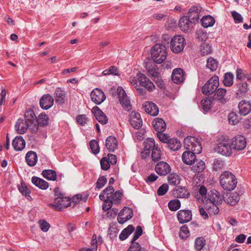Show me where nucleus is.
I'll return each mask as SVG.
<instances>
[{
    "label": "nucleus",
    "instance_id": "obj_37",
    "mask_svg": "<svg viewBox=\"0 0 251 251\" xmlns=\"http://www.w3.org/2000/svg\"><path fill=\"white\" fill-rule=\"evenodd\" d=\"M167 146L170 150L176 151L180 148L181 144L176 138H171L168 141Z\"/></svg>",
    "mask_w": 251,
    "mask_h": 251
},
{
    "label": "nucleus",
    "instance_id": "obj_25",
    "mask_svg": "<svg viewBox=\"0 0 251 251\" xmlns=\"http://www.w3.org/2000/svg\"><path fill=\"white\" fill-rule=\"evenodd\" d=\"M238 108L240 113L243 116H246L251 111V103L246 100H242L239 102Z\"/></svg>",
    "mask_w": 251,
    "mask_h": 251
},
{
    "label": "nucleus",
    "instance_id": "obj_63",
    "mask_svg": "<svg viewBox=\"0 0 251 251\" xmlns=\"http://www.w3.org/2000/svg\"><path fill=\"white\" fill-rule=\"evenodd\" d=\"M19 190L23 196H25L27 198L28 197L31 198L30 196L29 195L30 191L25 184L21 183V185L19 186Z\"/></svg>",
    "mask_w": 251,
    "mask_h": 251
},
{
    "label": "nucleus",
    "instance_id": "obj_56",
    "mask_svg": "<svg viewBox=\"0 0 251 251\" xmlns=\"http://www.w3.org/2000/svg\"><path fill=\"white\" fill-rule=\"evenodd\" d=\"M237 88H238V95H242L246 93L248 91V83L246 82H239L237 84Z\"/></svg>",
    "mask_w": 251,
    "mask_h": 251
},
{
    "label": "nucleus",
    "instance_id": "obj_38",
    "mask_svg": "<svg viewBox=\"0 0 251 251\" xmlns=\"http://www.w3.org/2000/svg\"><path fill=\"white\" fill-rule=\"evenodd\" d=\"M174 195L178 198H188L190 193L185 187H180L174 191Z\"/></svg>",
    "mask_w": 251,
    "mask_h": 251
},
{
    "label": "nucleus",
    "instance_id": "obj_33",
    "mask_svg": "<svg viewBox=\"0 0 251 251\" xmlns=\"http://www.w3.org/2000/svg\"><path fill=\"white\" fill-rule=\"evenodd\" d=\"M191 167L192 170L196 173L202 172L205 168V164L201 160L197 159L193 163Z\"/></svg>",
    "mask_w": 251,
    "mask_h": 251
},
{
    "label": "nucleus",
    "instance_id": "obj_46",
    "mask_svg": "<svg viewBox=\"0 0 251 251\" xmlns=\"http://www.w3.org/2000/svg\"><path fill=\"white\" fill-rule=\"evenodd\" d=\"M168 180L169 184L177 185L180 183V178L178 175L172 173L168 176Z\"/></svg>",
    "mask_w": 251,
    "mask_h": 251
},
{
    "label": "nucleus",
    "instance_id": "obj_6",
    "mask_svg": "<svg viewBox=\"0 0 251 251\" xmlns=\"http://www.w3.org/2000/svg\"><path fill=\"white\" fill-rule=\"evenodd\" d=\"M170 44V49L172 52L178 53L183 50L185 44V40L181 35L175 36L171 38Z\"/></svg>",
    "mask_w": 251,
    "mask_h": 251
},
{
    "label": "nucleus",
    "instance_id": "obj_41",
    "mask_svg": "<svg viewBox=\"0 0 251 251\" xmlns=\"http://www.w3.org/2000/svg\"><path fill=\"white\" fill-rule=\"evenodd\" d=\"M43 176L49 180L54 181L56 179V172L53 170H44L42 171Z\"/></svg>",
    "mask_w": 251,
    "mask_h": 251
},
{
    "label": "nucleus",
    "instance_id": "obj_45",
    "mask_svg": "<svg viewBox=\"0 0 251 251\" xmlns=\"http://www.w3.org/2000/svg\"><path fill=\"white\" fill-rule=\"evenodd\" d=\"M38 124L41 126H45L48 125L49 118L45 113H41L37 118Z\"/></svg>",
    "mask_w": 251,
    "mask_h": 251
},
{
    "label": "nucleus",
    "instance_id": "obj_31",
    "mask_svg": "<svg viewBox=\"0 0 251 251\" xmlns=\"http://www.w3.org/2000/svg\"><path fill=\"white\" fill-rule=\"evenodd\" d=\"M37 155L33 151H29L25 155V161L30 167L34 166L37 162Z\"/></svg>",
    "mask_w": 251,
    "mask_h": 251
},
{
    "label": "nucleus",
    "instance_id": "obj_12",
    "mask_svg": "<svg viewBox=\"0 0 251 251\" xmlns=\"http://www.w3.org/2000/svg\"><path fill=\"white\" fill-rule=\"evenodd\" d=\"M230 140L232 149L235 150L241 151L246 147V140L244 136L237 135L232 138Z\"/></svg>",
    "mask_w": 251,
    "mask_h": 251
},
{
    "label": "nucleus",
    "instance_id": "obj_32",
    "mask_svg": "<svg viewBox=\"0 0 251 251\" xmlns=\"http://www.w3.org/2000/svg\"><path fill=\"white\" fill-rule=\"evenodd\" d=\"M31 182L36 186L42 190H46L49 186V183L46 181L37 176H33Z\"/></svg>",
    "mask_w": 251,
    "mask_h": 251
},
{
    "label": "nucleus",
    "instance_id": "obj_15",
    "mask_svg": "<svg viewBox=\"0 0 251 251\" xmlns=\"http://www.w3.org/2000/svg\"><path fill=\"white\" fill-rule=\"evenodd\" d=\"M207 194V189L206 187L202 185H199L195 189L194 195L198 201L205 202Z\"/></svg>",
    "mask_w": 251,
    "mask_h": 251
},
{
    "label": "nucleus",
    "instance_id": "obj_48",
    "mask_svg": "<svg viewBox=\"0 0 251 251\" xmlns=\"http://www.w3.org/2000/svg\"><path fill=\"white\" fill-rule=\"evenodd\" d=\"M158 147L157 145H155V141L153 139L149 138L144 142L145 149L149 151H152L154 148Z\"/></svg>",
    "mask_w": 251,
    "mask_h": 251
},
{
    "label": "nucleus",
    "instance_id": "obj_5",
    "mask_svg": "<svg viewBox=\"0 0 251 251\" xmlns=\"http://www.w3.org/2000/svg\"><path fill=\"white\" fill-rule=\"evenodd\" d=\"M232 147L230 139L224 138L217 144L216 151L219 153L226 156L232 154Z\"/></svg>",
    "mask_w": 251,
    "mask_h": 251
},
{
    "label": "nucleus",
    "instance_id": "obj_16",
    "mask_svg": "<svg viewBox=\"0 0 251 251\" xmlns=\"http://www.w3.org/2000/svg\"><path fill=\"white\" fill-rule=\"evenodd\" d=\"M129 121L131 125L135 129L140 128L143 124L140 113L135 111H132L130 113Z\"/></svg>",
    "mask_w": 251,
    "mask_h": 251
},
{
    "label": "nucleus",
    "instance_id": "obj_60",
    "mask_svg": "<svg viewBox=\"0 0 251 251\" xmlns=\"http://www.w3.org/2000/svg\"><path fill=\"white\" fill-rule=\"evenodd\" d=\"M188 228L185 226H182L180 229L179 237L182 239H186L189 236Z\"/></svg>",
    "mask_w": 251,
    "mask_h": 251
},
{
    "label": "nucleus",
    "instance_id": "obj_58",
    "mask_svg": "<svg viewBox=\"0 0 251 251\" xmlns=\"http://www.w3.org/2000/svg\"><path fill=\"white\" fill-rule=\"evenodd\" d=\"M111 196H109V194H107V197L104 200V203L102 205V209L104 211H107L111 209L113 203H114L110 200Z\"/></svg>",
    "mask_w": 251,
    "mask_h": 251
},
{
    "label": "nucleus",
    "instance_id": "obj_26",
    "mask_svg": "<svg viewBox=\"0 0 251 251\" xmlns=\"http://www.w3.org/2000/svg\"><path fill=\"white\" fill-rule=\"evenodd\" d=\"M172 81L176 84L182 82L184 79L183 70L180 68H176L173 70L172 75Z\"/></svg>",
    "mask_w": 251,
    "mask_h": 251
},
{
    "label": "nucleus",
    "instance_id": "obj_28",
    "mask_svg": "<svg viewBox=\"0 0 251 251\" xmlns=\"http://www.w3.org/2000/svg\"><path fill=\"white\" fill-rule=\"evenodd\" d=\"M226 90L225 88H220L217 89L213 96V99L217 100L222 103H225L227 101L225 98Z\"/></svg>",
    "mask_w": 251,
    "mask_h": 251
},
{
    "label": "nucleus",
    "instance_id": "obj_2",
    "mask_svg": "<svg viewBox=\"0 0 251 251\" xmlns=\"http://www.w3.org/2000/svg\"><path fill=\"white\" fill-rule=\"evenodd\" d=\"M220 182L225 190L231 191L236 188L237 181L235 176L232 173L225 171L220 176Z\"/></svg>",
    "mask_w": 251,
    "mask_h": 251
},
{
    "label": "nucleus",
    "instance_id": "obj_19",
    "mask_svg": "<svg viewBox=\"0 0 251 251\" xmlns=\"http://www.w3.org/2000/svg\"><path fill=\"white\" fill-rule=\"evenodd\" d=\"M156 64L153 59H147L145 61V67L151 77L154 75H156L159 73Z\"/></svg>",
    "mask_w": 251,
    "mask_h": 251
},
{
    "label": "nucleus",
    "instance_id": "obj_30",
    "mask_svg": "<svg viewBox=\"0 0 251 251\" xmlns=\"http://www.w3.org/2000/svg\"><path fill=\"white\" fill-rule=\"evenodd\" d=\"M25 142L23 138L21 136H18L14 138L12 142V146L17 151L23 150L25 147Z\"/></svg>",
    "mask_w": 251,
    "mask_h": 251
},
{
    "label": "nucleus",
    "instance_id": "obj_62",
    "mask_svg": "<svg viewBox=\"0 0 251 251\" xmlns=\"http://www.w3.org/2000/svg\"><path fill=\"white\" fill-rule=\"evenodd\" d=\"M143 233V229L141 226H137L136 227L135 232L134 233V235L132 239L131 240V242H135V241L140 236L142 235Z\"/></svg>",
    "mask_w": 251,
    "mask_h": 251
},
{
    "label": "nucleus",
    "instance_id": "obj_27",
    "mask_svg": "<svg viewBox=\"0 0 251 251\" xmlns=\"http://www.w3.org/2000/svg\"><path fill=\"white\" fill-rule=\"evenodd\" d=\"M152 126L154 129L158 132H163L166 128L165 121L161 118H155L152 122Z\"/></svg>",
    "mask_w": 251,
    "mask_h": 251
},
{
    "label": "nucleus",
    "instance_id": "obj_52",
    "mask_svg": "<svg viewBox=\"0 0 251 251\" xmlns=\"http://www.w3.org/2000/svg\"><path fill=\"white\" fill-rule=\"evenodd\" d=\"M151 77L158 87L162 89H164L165 88V83L161 78L159 72L157 73L156 75H154Z\"/></svg>",
    "mask_w": 251,
    "mask_h": 251
},
{
    "label": "nucleus",
    "instance_id": "obj_36",
    "mask_svg": "<svg viewBox=\"0 0 251 251\" xmlns=\"http://www.w3.org/2000/svg\"><path fill=\"white\" fill-rule=\"evenodd\" d=\"M225 201L230 205H235L239 201V196L236 193H230L227 195V198H224Z\"/></svg>",
    "mask_w": 251,
    "mask_h": 251
},
{
    "label": "nucleus",
    "instance_id": "obj_7",
    "mask_svg": "<svg viewBox=\"0 0 251 251\" xmlns=\"http://www.w3.org/2000/svg\"><path fill=\"white\" fill-rule=\"evenodd\" d=\"M71 205V200L68 197H58L54 199V203L49 204V206L54 209L61 211L63 208L67 207Z\"/></svg>",
    "mask_w": 251,
    "mask_h": 251
},
{
    "label": "nucleus",
    "instance_id": "obj_34",
    "mask_svg": "<svg viewBox=\"0 0 251 251\" xmlns=\"http://www.w3.org/2000/svg\"><path fill=\"white\" fill-rule=\"evenodd\" d=\"M190 22L189 18L187 16H183L180 18L179 21V26L180 29L184 32H187L190 28Z\"/></svg>",
    "mask_w": 251,
    "mask_h": 251
},
{
    "label": "nucleus",
    "instance_id": "obj_10",
    "mask_svg": "<svg viewBox=\"0 0 251 251\" xmlns=\"http://www.w3.org/2000/svg\"><path fill=\"white\" fill-rule=\"evenodd\" d=\"M224 198L222 195L216 190H211L208 192L207 198L205 203L206 205L209 203H216L221 204Z\"/></svg>",
    "mask_w": 251,
    "mask_h": 251
},
{
    "label": "nucleus",
    "instance_id": "obj_42",
    "mask_svg": "<svg viewBox=\"0 0 251 251\" xmlns=\"http://www.w3.org/2000/svg\"><path fill=\"white\" fill-rule=\"evenodd\" d=\"M234 75L232 73H226L224 75V78L223 83L224 86L226 87H230L233 84Z\"/></svg>",
    "mask_w": 251,
    "mask_h": 251
},
{
    "label": "nucleus",
    "instance_id": "obj_3",
    "mask_svg": "<svg viewBox=\"0 0 251 251\" xmlns=\"http://www.w3.org/2000/svg\"><path fill=\"white\" fill-rule=\"evenodd\" d=\"M166 47L162 44H156L152 48L151 55L152 59L157 64H161L167 57Z\"/></svg>",
    "mask_w": 251,
    "mask_h": 251
},
{
    "label": "nucleus",
    "instance_id": "obj_59",
    "mask_svg": "<svg viewBox=\"0 0 251 251\" xmlns=\"http://www.w3.org/2000/svg\"><path fill=\"white\" fill-rule=\"evenodd\" d=\"M240 119L239 116L234 112L231 113L228 115V121L232 125H236L240 121Z\"/></svg>",
    "mask_w": 251,
    "mask_h": 251
},
{
    "label": "nucleus",
    "instance_id": "obj_55",
    "mask_svg": "<svg viewBox=\"0 0 251 251\" xmlns=\"http://www.w3.org/2000/svg\"><path fill=\"white\" fill-rule=\"evenodd\" d=\"M212 48L209 45L205 43H202L201 47V51L202 55H207L212 52Z\"/></svg>",
    "mask_w": 251,
    "mask_h": 251
},
{
    "label": "nucleus",
    "instance_id": "obj_43",
    "mask_svg": "<svg viewBox=\"0 0 251 251\" xmlns=\"http://www.w3.org/2000/svg\"><path fill=\"white\" fill-rule=\"evenodd\" d=\"M129 81L130 83L134 86V87L136 89L137 91L140 94L143 96H144L146 94V90H145L143 88L140 87L138 85L137 78L136 79L135 77H130L129 78Z\"/></svg>",
    "mask_w": 251,
    "mask_h": 251
},
{
    "label": "nucleus",
    "instance_id": "obj_24",
    "mask_svg": "<svg viewBox=\"0 0 251 251\" xmlns=\"http://www.w3.org/2000/svg\"><path fill=\"white\" fill-rule=\"evenodd\" d=\"M145 111L151 116H155L159 112V109L157 105L151 101L146 102L144 104Z\"/></svg>",
    "mask_w": 251,
    "mask_h": 251
},
{
    "label": "nucleus",
    "instance_id": "obj_29",
    "mask_svg": "<svg viewBox=\"0 0 251 251\" xmlns=\"http://www.w3.org/2000/svg\"><path fill=\"white\" fill-rule=\"evenodd\" d=\"M105 146L110 152H113L118 147V141L112 136L108 137L106 140Z\"/></svg>",
    "mask_w": 251,
    "mask_h": 251
},
{
    "label": "nucleus",
    "instance_id": "obj_64",
    "mask_svg": "<svg viewBox=\"0 0 251 251\" xmlns=\"http://www.w3.org/2000/svg\"><path fill=\"white\" fill-rule=\"evenodd\" d=\"M76 120L78 124L81 126H84L88 122V118L86 115H79L76 118Z\"/></svg>",
    "mask_w": 251,
    "mask_h": 251
},
{
    "label": "nucleus",
    "instance_id": "obj_9",
    "mask_svg": "<svg viewBox=\"0 0 251 251\" xmlns=\"http://www.w3.org/2000/svg\"><path fill=\"white\" fill-rule=\"evenodd\" d=\"M117 94L120 103L125 110L131 109V105L129 98L127 97L125 91L122 87H118L117 89Z\"/></svg>",
    "mask_w": 251,
    "mask_h": 251
},
{
    "label": "nucleus",
    "instance_id": "obj_21",
    "mask_svg": "<svg viewBox=\"0 0 251 251\" xmlns=\"http://www.w3.org/2000/svg\"><path fill=\"white\" fill-rule=\"evenodd\" d=\"M27 119L25 115L24 119H19L17 120L15 125V129L19 134H24L27 130L29 122V120H27Z\"/></svg>",
    "mask_w": 251,
    "mask_h": 251
},
{
    "label": "nucleus",
    "instance_id": "obj_8",
    "mask_svg": "<svg viewBox=\"0 0 251 251\" xmlns=\"http://www.w3.org/2000/svg\"><path fill=\"white\" fill-rule=\"evenodd\" d=\"M137 77L138 85L140 87L142 88V87H143V89L149 91H152L155 89L154 84L143 74L141 73H137Z\"/></svg>",
    "mask_w": 251,
    "mask_h": 251
},
{
    "label": "nucleus",
    "instance_id": "obj_61",
    "mask_svg": "<svg viewBox=\"0 0 251 251\" xmlns=\"http://www.w3.org/2000/svg\"><path fill=\"white\" fill-rule=\"evenodd\" d=\"M90 147L93 153L95 154H97L99 152V146L98 142L96 140H92L90 142Z\"/></svg>",
    "mask_w": 251,
    "mask_h": 251
},
{
    "label": "nucleus",
    "instance_id": "obj_50",
    "mask_svg": "<svg viewBox=\"0 0 251 251\" xmlns=\"http://www.w3.org/2000/svg\"><path fill=\"white\" fill-rule=\"evenodd\" d=\"M209 205H207L208 212L210 215H216L219 212V206L220 204L216 203H209Z\"/></svg>",
    "mask_w": 251,
    "mask_h": 251
},
{
    "label": "nucleus",
    "instance_id": "obj_49",
    "mask_svg": "<svg viewBox=\"0 0 251 251\" xmlns=\"http://www.w3.org/2000/svg\"><path fill=\"white\" fill-rule=\"evenodd\" d=\"M205 240L202 237H198L195 241V248L197 251L202 250L205 245Z\"/></svg>",
    "mask_w": 251,
    "mask_h": 251
},
{
    "label": "nucleus",
    "instance_id": "obj_35",
    "mask_svg": "<svg viewBox=\"0 0 251 251\" xmlns=\"http://www.w3.org/2000/svg\"><path fill=\"white\" fill-rule=\"evenodd\" d=\"M55 102L59 104H62L65 102V92L60 88H57L54 92Z\"/></svg>",
    "mask_w": 251,
    "mask_h": 251
},
{
    "label": "nucleus",
    "instance_id": "obj_57",
    "mask_svg": "<svg viewBox=\"0 0 251 251\" xmlns=\"http://www.w3.org/2000/svg\"><path fill=\"white\" fill-rule=\"evenodd\" d=\"M106 182L107 179L105 176L99 177L96 183L95 190L101 189L106 184Z\"/></svg>",
    "mask_w": 251,
    "mask_h": 251
},
{
    "label": "nucleus",
    "instance_id": "obj_17",
    "mask_svg": "<svg viewBox=\"0 0 251 251\" xmlns=\"http://www.w3.org/2000/svg\"><path fill=\"white\" fill-rule=\"evenodd\" d=\"M54 103L53 97L49 94L44 95L40 100V107L44 110H48L51 107Z\"/></svg>",
    "mask_w": 251,
    "mask_h": 251
},
{
    "label": "nucleus",
    "instance_id": "obj_44",
    "mask_svg": "<svg viewBox=\"0 0 251 251\" xmlns=\"http://www.w3.org/2000/svg\"><path fill=\"white\" fill-rule=\"evenodd\" d=\"M218 62L213 57H210L207 60L206 67L211 72L215 71L218 68Z\"/></svg>",
    "mask_w": 251,
    "mask_h": 251
},
{
    "label": "nucleus",
    "instance_id": "obj_20",
    "mask_svg": "<svg viewBox=\"0 0 251 251\" xmlns=\"http://www.w3.org/2000/svg\"><path fill=\"white\" fill-rule=\"evenodd\" d=\"M91 111L99 123L102 125L107 123V117L98 106H95L93 107Z\"/></svg>",
    "mask_w": 251,
    "mask_h": 251
},
{
    "label": "nucleus",
    "instance_id": "obj_23",
    "mask_svg": "<svg viewBox=\"0 0 251 251\" xmlns=\"http://www.w3.org/2000/svg\"><path fill=\"white\" fill-rule=\"evenodd\" d=\"M177 217L180 223L184 224L192 220V214L189 210H180L177 213Z\"/></svg>",
    "mask_w": 251,
    "mask_h": 251
},
{
    "label": "nucleus",
    "instance_id": "obj_22",
    "mask_svg": "<svg viewBox=\"0 0 251 251\" xmlns=\"http://www.w3.org/2000/svg\"><path fill=\"white\" fill-rule=\"evenodd\" d=\"M201 11V8L197 6H192L188 12V16L190 22L196 23L198 22L200 19V13Z\"/></svg>",
    "mask_w": 251,
    "mask_h": 251
},
{
    "label": "nucleus",
    "instance_id": "obj_40",
    "mask_svg": "<svg viewBox=\"0 0 251 251\" xmlns=\"http://www.w3.org/2000/svg\"><path fill=\"white\" fill-rule=\"evenodd\" d=\"M202 25L205 27L212 26L215 23L214 18L211 16L208 15L203 17L201 19Z\"/></svg>",
    "mask_w": 251,
    "mask_h": 251
},
{
    "label": "nucleus",
    "instance_id": "obj_18",
    "mask_svg": "<svg viewBox=\"0 0 251 251\" xmlns=\"http://www.w3.org/2000/svg\"><path fill=\"white\" fill-rule=\"evenodd\" d=\"M155 170L159 175L166 176L170 173L171 168L167 163L164 161H160L156 165Z\"/></svg>",
    "mask_w": 251,
    "mask_h": 251
},
{
    "label": "nucleus",
    "instance_id": "obj_1",
    "mask_svg": "<svg viewBox=\"0 0 251 251\" xmlns=\"http://www.w3.org/2000/svg\"><path fill=\"white\" fill-rule=\"evenodd\" d=\"M185 148L188 150L182 155L183 162L186 165H192L196 160L195 154L201 152L202 147L198 139L193 136H188L184 139Z\"/></svg>",
    "mask_w": 251,
    "mask_h": 251
},
{
    "label": "nucleus",
    "instance_id": "obj_54",
    "mask_svg": "<svg viewBox=\"0 0 251 251\" xmlns=\"http://www.w3.org/2000/svg\"><path fill=\"white\" fill-rule=\"evenodd\" d=\"M161 151L158 147L154 148L152 151L151 153V158L153 161H158L161 159Z\"/></svg>",
    "mask_w": 251,
    "mask_h": 251
},
{
    "label": "nucleus",
    "instance_id": "obj_4",
    "mask_svg": "<svg viewBox=\"0 0 251 251\" xmlns=\"http://www.w3.org/2000/svg\"><path fill=\"white\" fill-rule=\"evenodd\" d=\"M219 86V77L217 75H214L203 86L202 92L205 95H210L216 91Z\"/></svg>",
    "mask_w": 251,
    "mask_h": 251
},
{
    "label": "nucleus",
    "instance_id": "obj_14",
    "mask_svg": "<svg viewBox=\"0 0 251 251\" xmlns=\"http://www.w3.org/2000/svg\"><path fill=\"white\" fill-rule=\"evenodd\" d=\"M90 96L92 101L96 104H101L106 99L104 92L98 88L91 92Z\"/></svg>",
    "mask_w": 251,
    "mask_h": 251
},
{
    "label": "nucleus",
    "instance_id": "obj_13",
    "mask_svg": "<svg viewBox=\"0 0 251 251\" xmlns=\"http://www.w3.org/2000/svg\"><path fill=\"white\" fill-rule=\"evenodd\" d=\"M133 216V211L131 208L126 207L123 208L118 216V222L120 224H123L130 220Z\"/></svg>",
    "mask_w": 251,
    "mask_h": 251
},
{
    "label": "nucleus",
    "instance_id": "obj_47",
    "mask_svg": "<svg viewBox=\"0 0 251 251\" xmlns=\"http://www.w3.org/2000/svg\"><path fill=\"white\" fill-rule=\"evenodd\" d=\"M122 193L120 190L116 191L115 193L110 194V200L114 204H119L121 202Z\"/></svg>",
    "mask_w": 251,
    "mask_h": 251
},
{
    "label": "nucleus",
    "instance_id": "obj_39",
    "mask_svg": "<svg viewBox=\"0 0 251 251\" xmlns=\"http://www.w3.org/2000/svg\"><path fill=\"white\" fill-rule=\"evenodd\" d=\"M134 230V226L131 225H128L126 228L124 229L119 235V239L121 241L126 239Z\"/></svg>",
    "mask_w": 251,
    "mask_h": 251
},
{
    "label": "nucleus",
    "instance_id": "obj_53",
    "mask_svg": "<svg viewBox=\"0 0 251 251\" xmlns=\"http://www.w3.org/2000/svg\"><path fill=\"white\" fill-rule=\"evenodd\" d=\"M201 104L203 111L205 113L211 109L212 101L210 99L207 98L205 100H202L201 101Z\"/></svg>",
    "mask_w": 251,
    "mask_h": 251
},
{
    "label": "nucleus",
    "instance_id": "obj_51",
    "mask_svg": "<svg viewBox=\"0 0 251 251\" xmlns=\"http://www.w3.org/2000/svg\"><path fill=\"white\" fill-rule=\"evenodd\" d=\"M168 207L171 211H176L180 207V202L177 199L172 200L169 202Z\"/></svg>",
    "mask_w": 251,
    "mask_h": 251
},
{
    "label": "nucleus",
    "instance_id": "obj_11",
    "mask_svg": "<svg viewBox=\"0 0 251 251\" xmlns=\"http://www.w3.org/2000/svg\"><path fill=\"white\" fill-rule=\"evenodd\" d=\"M25 116L27 118V120H29L28 125V128L32 133H36L38 130L39 124L37 121V118L32 110H28L25 113Z\"/></svg>",
    "mask_w": 251,
    "mask_h": 251
}]
</instances>
